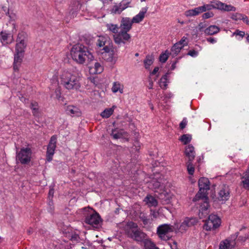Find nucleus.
I'll return each instance as SVG.
<instances>
[{
    "label": "nucleus",
    "mask_w": 249,
    "mask_h": 249,
    "mask_svg": "<svg viewBox=\"0 0 249 249\" xmlns=\"http://www.w3.org/2000/svg\"><path fill=\"white\" fill-rule=\"evenodd\" d=\"M233 35L239 36L241 37H243V36L245 35V33L244 32L239 31L237 30L233 34Z\"/></svg>",
    "instance_id": "nucleus-48"
},
{
    "label": "nucleus",
    "mask_w": 249,
    "mask_h": 249,
    "mask_svg": "<svg viewBox=\"0 0 249 249\" xmlns=\"http://www.w3.org/2000/svg\"><path fill=\"white\" fill-rule=\"evenodd\" d=\"M91 82L93 83L95 85H97L96 79L94 78L91 79Z\"/></svg>",
    "instance_id": "nucleus-60"
},
{
    "label": "nucleus",
    "mask_w": 249,
    "mask_h": 249,
    "mask_svg": "<svg viewBox=\"0 0 249 249\" xmlns=\"http://www.w3.org/2000/svg\"><path fill=\"white\" fill-rule=\"evenodd\" d=\"M23 57V53H16V54H15L13 68L15 71H18L19 66L22 61Z\"/></svg>",
    "instance_id": "nucleus-21"
},
{
    "label": "nucleus",
    "mask_w": 249,
    "mask_h": 249,
    "mask_svg": "<svg viewBox=\"0 0 249 249\" xmlns=\"http://www.w3.org/2000/svg\"><path fill=\"white\" fill-rule=\"evenodd\" d=\"M175 227L168 224H163L157 228V234L159 237L165 241L168 240L172 236L171 233L174 231Z\"/></svg>",
    "instance_id": "nucleus-5"
},
{
    "label": "nucleus",
    "mask_w": 249,
    "mask_h": 249,
    "mask_svg": "<svg viewBox=\"0 0 249 249\" xmlns=\"http://www.w3.org/2000/svg\"><path fill=\"white\" fill-rule=\"evenodd\" d=\"M170 53H169L168 51L166 50L164 53H163L160 55V57H159L160 61L161 63H165L168 59V57H169V54Z\"/></svg>",
    "instance_id": "nucleus-38"
},
{
    "label": "nucleus",
    "mask_w": 249,
    "mask_h": 249,
    "mask_svg": "<svg viewBox=\"0 0 249 249\" xmlns=\"http://www.w3.org/2000/svg\"><path fill=\"white\" fill-rule=\"evenodd\" d=\"M128 3L123 0L118 4L114 5L111 9V13L114 14H120L121 13L128 7Z\"/></svg>",
    "instance_id": "nucleus-17"
},
{
    "label": "nucleus",
    "mask_w": 249,
    "mask_h": 249,
    "mask_svg": "<svg viewBox=\"0 0 249 249\" xmlns=\"http://www.w3.org/2000/svg\"><path fill=\"white\" fill-rule=\"evenodd\" d=\"M198 52L195 50H190L188 53V55H189L192 57H196L198 55Z\"/></svg>",
    "instance_id": "nucleus-49"
},
{
    "label": "nucleus",
    "mask_w": 249,
    "mask_h": 249,
    "mask_svg": "<svg viewBox=\"0 0 249 249\" xmlns=\"http://www.w3.org/2000/svg\"><path fill=\"white\" fill-rule=\"evenodd\" d=\"M107 36H99L97 41H96V45L99 48L104 47L107 41Z\"/></svg>",
    "instance_id": "nucleus-30"
},
{
    "label": "nucleus",
    "mask_w": 249,
    "mask_h": 249,
    "mask_svg": "<svg viewBox=\"0 0 249 249\" xmlns=\"http://www.w3.org/2000/svg\"><path fill=\"white\" fill-rule=\"evenodd\" d=\"M196 223V221L195 218H186L180 225L178 230L181 232H185L189 227L194 225Z\"/></svg>",
    "instance_id": "nucleus-14"
},
{
    "label": "nucleus",
    "mask_w": 249,
    "mask_h": 249,
    "mask_svg": "<svg viewBox=\"0 0 249 249\" xmlns=\"http://www.w3.org/2000/svg\"><path fill=\"white\" fill-rule=\"evenodd\" d=\"M61 84L68 90H78L81 87V77L78 73L70 69L62 70L59 75Z\"/></svg>",
    "instance_id": "nucleus-2"
},
{
    "label": "nucleus",
    "mask_w": 249,
    "mask_h": 249,
    "mask_svg": "<svg viewBox=\"0 0 249 249\" xmlns=\"http://www.w3.org/2000/svg\"><path fill=\"white\" fill-rule=\"evenodd\" d=\"M112 91L114 93L119 91L121 93H122L123 92V86L118 82H114L112 87Z\"/></svg>",
    "instance_id": "nucleus-32"
},
{
    "label": "nucleus",
    "mask_w": 249,
    "mask_h": 249,
    "mask_svg": "<svg viewBox=\"0 0 249 249\" xmlns=\"http://www.w3.org/2000/svg\"><path fill=\"white\" fill-rule=\"evenodd\" d=\"M182 48L181 46L180 45V44L176 43L172 47L170 54L172 55L173 57H175L178 54Z\"/></svg>",
    "instance_id": "nucleus-29"
},
{
    "label": "nucleus",
    "mask_w": 249,
    "mask_h": 249,
    "mask_svg": "<svg viewBox=\"0 0 249 249\" xmlns=\"http://www.w3.org/2000/svg\"><path fill=\"white\" fill-rule=\"evenodd\" d=\"M160 86L161 88H165L167 86V76L166 75L161 77L160 79Z\"/></svg>",
    "instance_id": "nucleus-42"
},
{
    "label": "nucleus",
    "mask_w": 249,
    "mask_h": 249,
    "mask_svg": "<svg viewBox=\"0 0 249 249\" xmlns=\"http://www.w3.org/2000/svg\"><path fill=\"white\" fill-rule=\"evenodd\" d=\"M131 36L127 32L120 30L113 36L115 43L118 45L124 44L126 42L130 41Z\"/></svg>",
    "instance_id": "nucleus-9"
},
{
    "label": "nucleus",
    "mask_w": 249,
    "mask_h": 249,
    "mask_svg": "<svg viewBox=\"0 0 249 249\" xmlns=\"http://www.w3.org/2000/svg\"><path fill=\"white\" fill-rule=\"evenodd\" d=\"M199 190L193 199L194 202H196L200 205L199 216L202 218L203 215L208 214V209L209 206L208 197L206 191L210 189V181L207 178H201L198 180Z\"/></svg>",
    "instance_id": "nucleus-1"
},
{
    "label": "nucleus",
    "mask_w": 249,
    "mask_h": 249,
    "mask_svg": "<svg viewBox=\"0 0 249 249\" xmlns=\"http://www.w3.org/2000/svg\"><path fill=\"white\" fill-rule=\"evenodd\" d=\"M201 14L199 6L196 7L192 9L186 10L184 12V15L186 17H195Z\"/></svg>",
    "instance_id": "nucleus-23"
},
{
    "label": "nucleus",
    "mask_w": 249,
    "mask_h": 249,
    "mask_svg": "<svg viewBox=\"0 0 249 249\" xmlns=\"http://www.w3.org/2000/svg\"><path fill=\"white\" fill-rule=\"evenodd\" d=\"M243 21L249 25V19L246 16H245Z\"/></svg>",
    "instance_id": "nucleus-58"
},
{
    "label": "nucleus",
    "mask_w": 249,
    "mask_h": 249,
    "mask_svg": "<svg viewBox=\"0 0 249 249\" xmlns=\"http://www.w3.org/2000/svg\"><path fill=\"white\" fill-rule=\"evenodd\" d=\"M135 55L136 56H139V53H135Z\"/></svg>",
    "instance_id": "nucleus-64"
},
{
    "label": "nucleus",
    "mask_w": 249,
    "mask_h": 249,
    "mask_svg": "<svg viewBox=\"0 0 249 249\" xmlns=\"http://www.w3.org/2000/svg\"><path fill=\"white\" fill-rule=\"evenodd\" d=\"M187 39V38L186 37L183 36L179 41L177 42V43L180 44V45L181 46L182 48H183L184 46L187 45L188 44L187 42H186Z\"/></svg>",
    "instance_id": "nucleus-46"
},
{
    "label": "nucleus",
    "mask_w": 249,
    "mask_h": 249,
    "mask_svg": "<svg viewBox=\"0 0 249 249\" xmlns=\"http://www.w3.org/2000/svg\"><path fill=\"white\" fill-rule=\"evenodd\" d=\"M123 133L124 132H122V130L118 131L116 130H113L111 135L114 139H118L122 138L123 136Z\"/></svg>",
    "instance_id": "nucleus-37"
},
{
    "label": "nucleus",
    "mask_w": 249,
    "mask_h": 249,
    "mask_svg": "<svg viewBox=\"0 0 249 249\" xmlns=\"http://www.w3.org/2000/svg\"><path fill=\"white\" fill-rule=\"evenodd\" d=\"M213 16L214 14L212 12H205V13L203 14V15H202V18L203 19H206L213 17Z\"/></svg>",
    "instance_id": "nucleus-44"
},
{
    "label": "nucleus",
    "mask_w": 249,
    "mask_h": 249,
    "mask_svg": "<svg viewBox=\"0 0 249 249\" xmlns=\"http://www.w3.org/2000/svg\"><path fill=\"white\" fill-rule=\"evenodd\" d=\"M221 224V220L218 216L215 214H211L206 221L203 226L206 231H211L218 228Z\"/></svg>",
    "instance_id": "nucleus-7"
},
{
    "label": "nucleus",
    "mask_w": 249,
    "mask_h": 249,
    "mask_svg": "<svg viewBox=\"0 0 249 249\" xmlns=\"http://www.w3.org/2000/svg\"><path fill=\"white\" fill-rule=\"evenodd\" d=\"M145 201L148 205L149 206H156L158 205L157 200L153 196L150 195H147L145 198Z\"/></svg>",
    "instance_id": "nucleus-27"
},
{
    "label": "nucleus",
    "mask_w": 249,
    "mask_h": 249,
    "mask_svg": "<svg viewBox=\"0 0 249 249\" xmlns=\"http://www.w3.org/2000/svg\"><path fill=\"white\" fill-rule=\"evenodd\" d=\"M230 197V189L229 186L224 184L220 188L218 193V199L220 201H225Z\"/></svg>",
    "instance_id": "nucleus-12"
},
{
    "label": "nucleus",
    "mask_w": 249,
    "mask_h": 249,
    "mask_svg": "<svg viewBox=\"0 0 249 249\" xmlns=\"http://www.w3.org/2000/svg\"><path fill=\"white\" fill-rule=\"evenodd\" d=\"M153 86V82L152 80L150 79L149 80V85L148 86V87L149 89H152Z\"/></svg>",
    "instance_id": "nucleus-56"
},
{
    "label": "nucleus",
    "mask_w": 249,
    "mask_h": 249,
    "mask_svg": "<svg viewBox=\"0 0 249 249\" xmlns=\"http://www.w3.org/2000/svg\"><path fill=\"white\" fill-rule=\"evenodd\" d=\"M220 31V28L216 25H210L204 30V33L206 35H213Z\"/></svg>",
    "instance_id": "nucleus-22"
},
{
    "label": "nucleus",
    "mask_w": 249,
    "mask_h": 249,
    "mask_svg": "<svg viewBox=\"0 0 249 249\" xmlns=\"http://www.w3.org/2000/svg\"><path fill=\"white\" fill-rule=\"evenodd\" d=\"M247 40L248 42H249V35L247 37Z\"/></svg>",
    "instance_id": "nucleus-63"
},
{
    "label": "nucleus",
    "mask_w": 249,
    "mask_h": 249,
    "mask_svg": "<svg viewBox=\"0 0 249 249\" xmlns=\"http://www.w3.org/2000/svg\"><path fill=\"white\" fill-rule=\"evenodd\" d=\"M27 35L24 32L18 33L17 39V44L16 47V53H23L24 49L26 47V39Z\"/></svg>",
    "instance_id": "nucleus-10"
},
{
    "label": "nucleus",
    "mask_w": 249,
    "mask_h": 249,
    "mask_svg": "<svg viewBox=\"0 0 249 249\" xmlns=\"http://www.w3.org/2000/svg\"><path fill=\"white\" fill-rule=\"evenodd\" d=\"M114 52L113 50L108 52L107 53H105L104 56L105 59L107 61L112 62L113 60Z\"/></svg>",
    "instance_id": "nucleus-39"
},
{
    "label": "nucleus",
    "mask_w": 249,
    "mask_h": 249,
    "mask_svg": "<svg viewBox=\"0 0 249 249\" xmlns=\"http://www.w3.org/2000/svg\"><path fill=\"white\" fill-rule=\"evenodd\" d=\"M159 70V67H155V68L154 69V70H153V71H152V72H151V74H156V73Z\"/></svg>",
    "instance_id": "nucleus-59"
},
{
    "label": "nucleus",
    "mask_w": 249,
    "mask_h": 249,
    "mask_svg": "<svg viewBox=\"0 0 249 249\" xmlns=\"http://www.w3.org/2000/svg\"><path fill=\"white\" fill-rule=\"evenodd\" d=\"M153 61L154 58L152 55H147L143 62L145 69H149V67L153 64Z\"/></svg>",
    "instance_id": "nucleus-35"
},
{
    "label": "nucleus",
    "mask_w": 249,
    "mask_h": 249,
    "mask_svg": "<svg viewBox=\"0 0 249 249\" xmlns=\"http://www.w3.org/2000/svg\"><path fill=\"white\" fill-rule=\"evenodd\" d=\"M85 223L91 225L94 228H98L102 222L101 218L99 214L92 209L86 216L85 219Z\"/></svg>",
    "instance_id": "nucleus-6"
},
{
    "label": "nucleus",
    "mask_w": 249,
    "mask_h": 249,
    "mask_svg": "<svg viewBox=\"0 0 249 249\" xmlns=\"http://www.w3.org/2000/svg\"><path fill=\"white\" fill-rule=\"evenodd\" d=\"M245 16L246 15H243L241 14L236 13L235 15L232 16V19H233L235 20H242L243 21Z\"/></svg>",
    "instance_id": "nucleus-45"
},
{
    "label": "nucleus",
    "mask_w": 249,
    "mask_h": 249,
    "mask_svg": "<svg viewBox=\"0 0 249 249\" xmlns=\"http://www.w3.org/2000/svg\"><path fill=\"white\" fill-rule=\"evenodd\" d=\"M133 23L132 19L129 18H123L120 23V28L121 31L128 32L132 28V24Z\"/></svg>",
    "instance_id": "nucleus-13"
},
{
    "label": "nucleus",
    "mask_w": 249,
    "mask_h": 249,
    "mask_svg": "<svg viewBox=\"0 0 249 249\" xmlns=\"http://www.w3.org/2000/svg\"><path fill=\"white\" fill-rule=\"evenodd\" d=\"M0 41L3 45L10 44L14 41L13 35L5 31H2L0 32Z\"/></svg>",
    "instance_id": "nucleus-16"
},
{
    "label": "nucleus",
    "mask_w": 249,
    "mask_h": 249,
    "mask_svg": "<svg viewBox=\"0 0 249 249\" xmlns=\"http://www.w3.org/2000/svg\"><path fill=\"white\" fill-rule=\"evenodd\" d=\"M174 244L175 245V249H178L177 247V243L176 242H174Z\"/></svg>",
    "instance_id": "nucleus-62"
},
{
    "label": "nucleus",
    "mask_w": 249,
    "mask_h": 249,
    "mask_svg": "<svg viewBox=\"0 0 249 249\" xmlns=\"http://www.w3.org/2000/svg\"><path fill=\"white\" fill-rule=\"evenodd\" d=\"M219 1L213 0L211 1L209 4H205L202 6H199L201 13H204L206 11L211 12L210 11L213 9H218L219 7Z\"/></svg>",
    "instance_id": "nucleus-15"
},
{
    "label": "nucleus",
    "mask_w": 249,
    "mask_h": 249,
    "mask_svg": "<svg viewBox=\"0 0 249 249\" xmlns=\"http://www.w3.org/2000/svg\"><path fill=\"white\" fill-rule=\"evenodd\" d=\"M187 124V120L186 118H184L182 120V121L180 122L179 124V127L181 129H184Z\"/></svg>",
    "instance_id": "nucleus-47"
},
{
    "label": "nucleus",
    "mask_w": 249,
    "mask_h": 249,
    "mask_svg": "<svg viewBox=\"0 0 249 249\" xmlns=\"http://www.w3.org/2000/svg\"><path fill=\"white\" fill-rule=\"evenodd\" d=\"M235 245L234 240L226 239L222 241L219 244V249H233Z\"/></svg>",
    "instance_id": "nucleus-20"
},
{
    "label": "nucleus",
    "mask_w": 249,
    "mask_h": 249,
    "mask_svg": "<svg viewBox=\"0 0 249 249\" xmlns=\"http://www.w3.org/2000/svg\"><path fill=\"white\" fill-rule=\"evenodd\" d=\"M143 242L144 243V249H159L150 240L147 239V238Z\"/></svg>",
    "instance_id": "nucleus-31"
},
{
    "label": "nucleus",
    "mask_w": 249,
    "mask_h": 249,
    "mask_svg": "<svg viewBox=\"0 0 249 249\" xmlns=\"http://www.w3.org/2000/svg\"><path fill=\"white\" fill-rule=\"evenodd\" d=\"M219 7L218 9L221 10H224L226 11H235L236 10L235 7L231 5L226 4L220 1L218 2Z\"/></svg>",
    "instance_id": "nucleus-26"
},
{
    "label": "nucleus",
    "mask_w": 249,
    "mask_h": 249,
    "mask_svg": "<svg viewBox=\"0 0 249 249\" xmlns=\"http://www.w3.org/2000/svg\"><path fill=\"white\" fill-rule=\"evenodd\" d=\"M103 71V67L99 62H95L94 66L89 68L90 73L92 74L101 73Z\"/></svg>",
    "instance_id": "nucleus-25"
},
{
    "label": "nucleus",
    "mask_w": 249,
    "mask_h": 249,
    "mask_svg": "<svg viewBox=\"0 0 249 249\" xmlns=\"http://www.w3.org/2000/svg\"><path fill=\"white\" fill-rule=\"evenodd\" d=\"M185 154L188 159V161H193L196 156L195 148L192 145L189 144L186 147Z\"/></svg>",
    "instance_id": "nucleus-19"
},
{
    "label": "nucleus",
    "mask_w": 249,
    "mask_h": 249,
    "mask_svg": "<svg viewBox=\"0 0 249 249\" xmlns=\"http://www.w3.org/2000/svg\"><path fill=\"white\" fill-rule=\"evenodd\" d=\"M56 98L59 99L61 98V92L60 89L57 88L55 90Z\"/></svg>",
    "instance_id": "nucleus-51"
},
{
    "label": "nucleus",
    "mask_w": 249,
    "mask_h": 249,
    "mask_svg": "<svg viewBox=\"0 0 249 249\" xmlns=\"http://www.w3.org/2000/svg\"><path fill=\"white\" fill-rule=\"evenodd\" d=\"M160 182L156 179H152L149 183V187L152 189L156 190L157 189L160 188Z\"/></svg>",
    "instance_id": "nucleus-34"
},
{
    "label": "nucleus",
    "mask_w": 249,
    "mask_h": 249,
    "mask_svg": "<svg viewBox=\"0 0 249 249\" xmlns=\"http://www.w3.org/2000/svg\"><path fill=\"white\" fill-rule=\"evenodd\" d=\"M66 113L72 117L80 116L81 112L79 108L73 106H68L65 108Z\"/></svg>",
    "instance_id": "nucleus-18"
},
{
    "label": "nucleus",
    "mask_w": 249,
    "mask_h": 249,
    "mask_svg": "<svg viewBox=\"0 0 249 249\" xmlns=\"http://www.w3.org/2000/svg\"><path fill=\"white\" fill-rule=\"evenodd\" d=\"M56 137L54 135L52 136L49 144L47 146L46 159L48 161L50 162L53 160V157L56 148Z\"/></svg>",
    "instance_id": "nucleus-11"
},
{
    "label": "nucleus",
    "mask_w": 249,
    "mask_h": 249,
    "mask_svg": "<svg viewBox=\"0 0 249 249\" xmlns=\"http://www.w3.org/2000/svg\"><path fill=\"white\" fill-rule=\"evenodd\" d=\"M147 9L146 8L142 9L138 14L133 18L132 20L133 23H138L142 21L145 17Z\"/></svg>",
    "instance_id": "nucleus-24"
},
{
    "label": "nucleus",
    "mask_w": 249,
    "mask_h": 249,
    "mask_svg": "<svg viewBox=\"0 0 249 249\" xmlns=\"http://www.w3.org/2000/svg\"><path fill=\"white\" fill-rule=\"evenodd\" d=\"M70 240L73 243H76L79 242L80 237L77 234H72Z\"/></svg>",
    "instance_id": "nucleus-43"
},
{
    "label": "nucleus",
    "mask_w": 249,
    "mask_h": 249,
    "mask_svg": "<svg viewBox=\"0 0 249 249\" xmlns=\"http://www.w3.org/2000/svg\"><path fill=\"white\" fill-rule=\"evenodd\" d=\"M127 236L137 242H142L147 238V235L139 227L137 223L132 221L127 223L125 229Z\"/></svg>",
    "instance_id": "nucleus-4"
},
{
    "label": "nucleus",
    "mask_w": 249,
    "mask_h": 249,
    "mask_svg": "<svg viewBox=\"0 0 249 249\" xmlns=\"http://www.w3.org/2000/svg\"><path fill=\"white\" fill-rule=\"evenodd\" d=\"M199 31H204L203 29L206 27V24L204 22H200L198 25Z\"/></svg>",
    "instance_id": "nucleus-50"
},
{
    "label": "nucleus",
    "mask_w": 249,
    "mask_h": 249,
    "mask_svg": "<svg viewBox=\"0 0 249 249\" xmlns=\"http://www.w3.org/2000/svg\"><path fill=\"white\" fill-rule=\"evenodd\" d=\"M103 50L104 51L105 53H107L110 51L113 50L110 46H104Z\"/></svg>",
    "instance_id": "nucleus-52"
},
{
    "label": "nucleus",
    "mask_w": 249,
    "mask_h": 249,
    "mask_svg": "<svg viewBox=\"0 0 249 249\" xmlns=\"http://www.w3.org/2000/svg\"><path fill=\"white\" fill-rule=\"evenodd\" d=\"M139 218L142 221L144 225H146L149 223V219L147 218L146 215L143 213H141L139 215Z\"/></svg>",
    "instance_id": "nucleus-41"
},
{
    "label": "nucleus",
    "mask_w": 249,
    "mask_h": 249,
    "mask_svg": "<svg viewBox=\"0 0 249 249\" xmlns=\"http://www.w3.org/2000/svg\"><path fill=\"white\" fill-rule=\"evenodd\" d=\"M30 107L32 109H35L37 108H38V104L36 102H32L31 103V106Z\"/></svg>",
    "instance_id": "nucleus-53"
},
{
    "label": "nucleus",
    "mask_w": 249,
    "mask_h": 249,
    "mask_svg": "<svg viewBox=\"0 0 249 249\" xmlns=\"http://www.w3.org/2000/svg\"><path fill=\"white\" fill-rule=\"evenodd\" d=\"M32 113L33 114V115L35 116H37L39 115V111H38V108H37L35 109H32Z\"/></svg>",
    "instance_id": "nucleus-54"
},
{
    "label": "nucleus",
    "mask_w": 249,
    "mask_h": 249,
    "mask_svg": "<svg viewBox=\"0 0 249 249\" xmlns=\"http://www.w3.org/2000/svg\"><path fill=\"white\" fill-rule=\"evenodd\" d=\"M32 151L30 148H22L17 153V160L22 164L29 163L31 159Z\"/></svg>",
    "instance_id": "nucleus-8"
},
{
    "label": "nucleus",
    "mask_w": 249,
    "mask_h": 249,
    "mask_svg": "<svg viewBox=\"0 0 249 249\" xmlns=\"http://www.w3.org/2000/svg\"><path fill=\"white\" fill-rule=\"evenodd\" d=\"M106 27L107 30L115 34V35L118 32L119 27L117 24L107 23L106 24Z\"/></svg>",
    "instance_id": "nucleus-33"
},
{
    "label": "nucleus",
    "mask_w": 249,
    "mask_h": 249,
    "mask_svg": "<svg viewBox=\"0 0 249 249\" xmlns=\"http://www.w3.org/2000/svg\"><path fill=\"white\" fill-rule=\"evenodd\" d=\"M207 40L210 43L213 44L216 42V40L213 37H209L207 39Z\"/></svg>",
    "instance_id": "nucleus-55"
},
{
    "label": "nucleus",
    "mask_w": 249,
    "mask_h": 249,
    "mask_svg": "<svg viewBox=\"0 0 249 249\" xmlns=\"http://www.w3.org/2000/svg\"><path fill=\"white\" fill-rule=\"evenodd\" d=\"M116 107L115 106H113L112 107L105 109L101 113V116L103 118H109L113 113L114 108Z\"/></svg>",
    "instance_id": "nucleus-28"
},
{
    "label": "nucleus",
    "mask_w": 249,
    "mask_h": 249,
    "mask_svg": "<svg viewBox=\"0 0 249 249\" xmlns=\"http://www.w3.org/2000/svg\"><path fill=\"white\" fill-rule=\"evenodd\" d=\"M187 171L189 174L193 175L195 172V168L192 161H188L187 162Z\"/></svg>",
    "instance_id": "nucleus-40"
},
{
    "label": "nucleus",
    "mask_w": 249,
    "mask_h": 249,
    "mask_svg": "<svg viewBox=\"0 0 249 249\" xmlns=\"http://www.w3.org/2000/svg\"><path fill=\"white\" fill-rule=\"evenodd\" d=\"M191 139V135L189 134H183L181 136L179 140L181 141L184 144H186L190 142Z\"/></svg>",
    "instance_id": "nucleus-36"
},
{
    "label": "nucleus",
    "mask_w": 249,
    "mask_h": 249,
    "mask_svg": "<svg viewBox=\"0 0 249 249\" xmlns=\"http://www.w3.org/2000/svg\"><path fill=\"white\" fill-rule=\"evenodd\" d=\"M71 55L77 63L83 64L86 61H91L94 57L88 48L81 44H77L72 46L71 50Z\"/></svg>",
    "instance_id": "nucleus-3"
},
{
    "label": "nucleus",
    "mask_w": 249,
    "mask_h": 249,
    "mask_svg": "<svg viewBox=\"0 0 249 249\" xmlns=\"http://www.w3.org/2000/svg\"><path fill=\"white\" fill-rule=\"evenodd\" d=\"M54 194V190L53 189H51L49 192V196L53 197Z\"/></svg>",
    "instance_id": "nucleus-57"
},
{
    "label": "nucleus",
    "mask_w": 249,
    "mask_h": 249,
    "mask_svg": "<svg viewBox=\"0 0 249 249\" xmlns=\"http://www.w3.org/2000/svg\"><path fill=\"white\" fill-rule=\"evenodd\" d=\"M176 62H174V63L172 64V66H171V69H172V70H174V69H175V68H176Z\"/></svg>",
    "instance_id": "nucleus-61"
}]
</instances>
